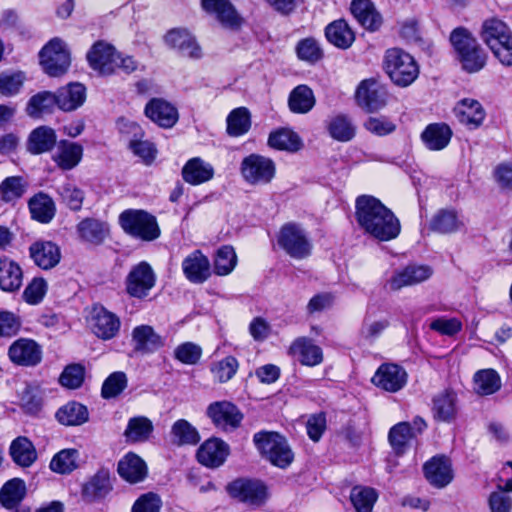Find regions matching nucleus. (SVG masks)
<instances>
[{
  "instance_id": "1",
  "label": "nucleus",
  "mask_w": 512,
  "mask_h": 512,
  "mask_svg": "<svg viewBox=\"0 0 512 512\" xmlns=\"http://www.w3.org/2000/svg\"><path fill=\"white\" fill-rule=\"evenodd\" d=\"M355 208L357 223L365 234L379 241H390L400 234L399 219L377 198L359 196Z\"/></svg>"
},
{
  "instance_id": "6",
  "label": "nucleus",
  "mask_w": 512,
  "mask_h": 512,
  "mask_svg": "<svg viewBox=\"0 0 512 512\" xmlns=\"http://www.w3.org/2000/svg\"><path fill=\"white\" fill-rule=\"evenodd\" d=\"M253 442L260 454L279 468L289 466L294 458L287 440L277 432L261 431L253 436Z\"/></svg>"
},
{
  "instance_id": "21",
  "label": "nucleus",
  "mask_w": 512,
  "mask_h": 512,
  "mask_svg": "<svg viewBox=\"0 0 512 512\" xmlns=\"http://www.w3.org/2000/svg\"><path fill=\"white\" fill-rule=\"evenodd\" d=\"M372 382L385 391L397 392L406 385L407 373L397 364H382L372 377Z\"/></svg>"
},
{
  "instance_id": "31",
  "label": "nucleus",
  "mask_w": 512,
  "mask_h": 512,
  "mask_svg": "<svg viewBox=\"0 0 512 512\" xmlns=\"http://www.w3.org/2000/svg\"><path fill=\"white\" fill-rule=\"evenodd\" d=\"M117 471L122 479L131 484L139 483L147 476L146 463L137 454L131 452L120 459Z\"/></svg>"
},
{
  "instance_id": "48",
  "label": "nucleus",
  "mask_w": 512,
  "mask_h": 512,
  "mask_svg": "<svg viewBox=\"0 0 512 512\" xmlns=\"http://www.w3.org/2000/svg\"><path fill=\"white\" fill-rule=\"evenodd\" d=\"M57 93L39 92L28 101L26 112L30 117L39 118L44 113H51L58 106Z\"/></svg>"
},
{
  "instance_id": "18",
  "label": "nucleus",
  "mask_w": 512,
  "mask_h": 512,
  "mask_svg": "<svg viewBox=\"0 0 512 512\" xmlns=\"http://www.w3.org/2000/svg\"><path fill=\"white\" fill-rule=\"evenodd\" d=\"M164 40L170 48L184 57L199 59L202 56L201 47L195 37L186 29H171L166 33Z\"/></svg>"
},
{
  "instance_id": "10",
  "label": "nucleus",
  "mask_w": 512,
  "mask_h": 512,
  "mask_svg": "<svg viewBox=\"0 0 512 512\" xmlns=\"http://www.w3.org/2000/svg\"><path fill=\"white\" fill-rule=\"evenodd\" d=\"M231 497L252 506L259 507L268 499V490L259 480L237 479L227 486Z\"/></svg>"
},
{
  "instance_id": "33",
  "label": "nucleus",
  "mask_w": 512,
  "mask_h": 512,
  "mask_svg": "<svg viewBox=\"0 0 512 512\" xmlns=\"http://www.w3.org/2000/svg\"><path fill=\"white\" fill-rule=\"evenodd\" d=\"M31 218L39 223H50L56 214V204L51 196L38 192L28 200Z\"/></svg>"
},
{
  "instance_id": "50",
  "label": "nucleus",
  "mask_w": 512,
  "mask_h": 512,
  "mask_svg": "<svg viewBox=\"0 0 512 512\" xmlns=\"http://www.w3.org/2000/svg\"><path fill=\"white\" fill-rule=\"evenodd\" d=\"M28 182L21 176L6 177L0 183V198L5 203H15L26 193Z\"/></svg>"
},
{
  "instance_id": "14",
  "label": "nucleus",
  "mask_w": 512,
  "mask_h": 512,
  "mask_svg": "<svg viewBox=\"0 0 512 512\" xmlns=\"http://www.w3.org/2000/svg\"><path fill=\"white\" fill-rule=\"evenodd\" d=\"M207 415L217 428L225 431L237 428L243 417L239 409L229 401L211 403Z\"/></svg>"
},
{
  "instance_id": "37",
  "label": "nucleus",
  "mask_w": 512,
  "mask_h": 512,
  "mask_svg": "<svg viewBox=\"0 0 512 512\" xmlns=\"http://www.w3.org/2000/svg\"><path fill=\"white\" fill-rule=\"evenodd\" d=\"M58 107L66 112L81 107L86 100V87L79 82H71L57 91Z\"/></svg>"
},
{
  "instance_id": "5",
  "label": "nucleus",
  "mask_w": 512,
  "mask_h": 512,
  "mask_svg": "<svg viewBox=\"0 0 512 512\" xmlns=\"http://www.w3.org/2000/svg\"><path fill=\"white\" fill-rule=\"evenodd\" d=\"M119 224L126 234L146 242L156 240L161 234L156 217L144 210H124L119 215Z\"/></svg>"
},
{
  "instance_id": "30",
  "label": "nucleus",
  "mask_w": 512,
  "mask_h": 512,
  "mask_svg": "<svg viewBox=\"0 0 512 512\" xmlns=\"http://www.w3.org/2000/svg\"><path fill=\"white\" fill-rule=\"evenodd\" d=\"M203 9L216 17L225 27L236 28L241 18L229 0H201Z\"/></svg>"
},
{
  "instance_id": "42",
  "label": "nucleus",
  "mask_w": 512,
  "mask_h": 512,
  "mask_svg": "<svg viewBox=\"0 0 512 512\" xmlns=\"http://www.w3.org/2000/svg\"><path fill=\"white\" fill-rule=\"evenodd\" d=\"M268 145L276 150L297 152L302 148L303 143L297 133L288 128H281L269 134Z\"/></svg>"
},
{
  "instance_id": "64",
  "label": "nucleus",
  "mask_w": 512,
  "mask_h": 512,
  "mask_svg": "<svg viewBox=\"0 0 512 512\" xmlns=\"http://www.w3.org/2000/svg\"><path fill=\"white\" fill-rule=\"evenodd\" d=\"M127 386V378L123 372H114L104 381L101 389L102 397L105 399L119 395Z\"/></svg>"
},
{
  "instance_id": "47",
  "label": "nucleus",
  "mask_w": 512,
  "mask_h": 512,
  "mask_svg": "<svg viewBox=\"0 0 512 512\" xmlns=\"http://www.w3.org/2000/svg\"><path fill=\"white\" fill-rule=\"evenodd\" d=\"M131 127L135 130V133L133 138L129 141V149L145 164H151L157 154L155 145L151 141L143 139L144 133L139 126L133 124Z\"/></svg>"
},
{
  "instance_id": "39",
  "label": "nucleus",
  "mask_w": 512,
  "mask_h": 512,
  "mask_svg": "<svg viewBox=\"0 0 512 512\" xmlns=\"http://www.w3.org/2000/svg\"><path fill=\"white\" fill-rule=\"evenodd\" d=\"M421 137L429 150L439 151L449 144L452 137V130L447 124L434 123L426 127Z\"/></svg>"
},
{
  "instance_id": "41",
  "label": "nucleus",
  "mask_w": 512,
  "mask_h": 512,
  "mask_svg": "<svg viewBox=\"0 0 512 512\" xmlns=\"http://www.w3.org/2000/svg\"><path fill=\"white\" fill-rule=\"evenodd\" d=\"M13 461L23 467H30L37 459V453L32 442L26 437H17L9 449Z\"/></svg>"
},
{
  "instance_id": "61",
  "label": "nucleus",
  "mask_w": 512,
  "mask_h": 512,
  "mask_svg": "<svg viewBox=\"0 0 512 512\" xmlns=\"http://www.w3.org/2000/svg\"><path fill=\"white\" fill-rule=\"evenodd\" d=\"M239 367L237 359L233 356H227L224 359L213 364L211 372L215 379L220 383H225L232 379Z\"/></svg>"
},
{
  "instance_id": "17",
  "label": "nucleus",
  "mask_w": 512,
  "mask_h": 512,
  "mask_svg": "<svg viewBox=\"0 0 512 512\" xmlns=\"http://www.w3.org/2000/svg\"><path fill=\"white\" fill-rule=\"evenodd\" d=\"M356 99L359 106L368 112H375L386 105L387 92L376 81L364 80L357 88Z\"/></svg>"
},
{
  "instance_id": "2",
  "label": "nucleus",
  "mask_w": 512,
  "mask_h": 512,
  "mask_svg": "<svg viewBox=\"0 0 512 512\" xmlns=\"http://www.w3.org/2000/svg\"><path fill=\"white\" fill-rule=\"evenodd\" d=\"M450 41L463 70L475 73L485 66V52L466 29H455L450 35Z\"/></svg>"
},
{
  "instance_id": "12",
  "label": "nucleus",
  "mask_w": 512,
  "mask_h": 512,
  "mask_svg": "<svg viewBox=\"0 0 512 512\" xmlns=\"http://www.w3.org/2000/svg\"><path fill=\"white\" fill-rule=\"evenodd\" d=\"M156 275L145 261L134 265L125 279L126 292L134 298L146 297L155 286Z\"/></svg>"
},
{
  "instance_id": "58",
  "label": "nucleus",
  "mask_w": 512,
  "mask_h": 512,
  "mask_svg": "<svg viewBox=\"0 0 512 512\" xmlns=\"http://www.w3.org/2000/svg\"><path fill=\"white\" fill-rule=\"evenodd\" d=\"M297 57L310 64H314L323 58V50L318 40L308 37L300 40L296 46Z\"/></svg>"
},
{
  "instance_id": "20",
  "label": "nucleus",
  "mask_w": 512,
  "mask_h": 512,
  "mask_svg": "<svg viewBox=\"0 0 512 512\" xmlns=\"http://www.w3.org/2000/svg\"><path fill=\"white\" fill-rule=\"evenodd\" d=\"M145 116L162 128L173 127L179 118L174 105L163 98H152L145 105Z\"/></svg>"
},
{
  "instance_id": "60",
  "label": "nucleus",
  "mask_w": 512,
  "mask_h": 512,
  "mask_svg": "<svg viewBox=\"0 0 512 512\" xmlns=\"http://www.w3.org/2000/svg\"><path fill=\"white\" fill-rule=\"evenodd\" d=\"M350 499L357 512H371L377 493L372 488L355 487L351 491Z\"/></svg>"
},
{
  "instance_id": "29",
  "label": "nucleus",
  "mask_w": 512,
  "mask_h": 512,
  "mask_svg": "<svg viewBox=\"0 0 512 512\" xmlns=\"http://www.w3.org/2000/svg\"><path fill=\"white\" fill-rule=\"evenodd\" d=\"M83 146L76 142L60 140L52 159L56 165L65 171L72 170L82 160Z\"/></svg>"
},
{
  "instance_id": "25",
  "label": "nucleus",
  "mask_w": 512,
  "mask_h": 512,
  "mask_svg": "<svg viewBox=\"0 0 512 512\" xmlns=\"http://www.w3.org/2000/svg\"><path fill=\"white\" fill-rule=\"evenodd\" d=\"M29 254L34 264L43 270L54 268L61 259L58 245L51 241H36L29 247Z\"/></svg>"
},
{
  "instance_id": "32",
  "label": "nucleus",
  "mask_w": 512,
  "mask_h": 512,
  "mask_svg": "<svg viewBox=\"0 0 512 512\" xmlns=\"http://www.w3.org/2000/svg\"><path fill=\"white\" fill-rule=\"evenodd\" d=\"M23 283L20 265L7 256H0V289L4 292L18 291Z\"/></svg>"
},
{
  "instance_id": "54",
  "label": "nucleus",
  "mask_w": 512,
  "mask_h": 512,
  "mask_svg": "<svg viewBox=\"0 0 512 512\" xmlns=\"http://www.w3.org/2000/svg\"><path fill=\"white\" fill-rule=\"evenodd\" d=\"M328 131L330 136L340 142L350 141L356 133L355 125L346 115H336L329 121Z\"/></svg>"
},
{
  "instance_id": "26",
  "label": "nucleus",
  "mask_w": 512,
  "mask_h": 512,
  "mask_svg": "<svg viewBox=\"0 0 512 512\" xmlns=\"http://www.w3.org/2000/svg\"><path fill=\"white\" fill-rule=\"evenodd\" d=\"M229 454V446L218 438L206 440L197 451L198 461L206 467L221 466Z\"/></svg>"
},
{
  "instance_id": "34",
  "label": "nucleus",
  "mask_w": 512,
  "mask_h": 512,
  "mask_svg": "<svg viewBox=\"0 0 512 512\" xmlns=\"http://www.w3.org/2000/svg\"><path fill=\"white\" fill-rule=\"evenodd\" d=\"M464 223L455 209L438 210L430 220L429 228L438 234H453L458 232Z\"/></svg>"
},
{
  "instance_id": "51",
  "label": "nucleus",
  "mask_w": 512,
  "mask_h": 512,
  "mask_svg": "<svg viewBox=\"0 0 512 512\" xmlns=\"http://www.w3.org/2000/svg\"><path fill=\"white\" fill-rule=\"evenodd\" d=\"M473 380L474 390L479 395H491L501 388V378L494 369L479 370Z\"/></svg>"
},
{
  "instance_id": "59",
  "label": "nucleus",
  "mask_w": 512,
  "mask_h": 512,
  "mask_svg": "<svg viewBox=\"0 0 512 512\" xmlns=\"http://www.w3.org/2000/svg\"><path fill=\"white\" fill-rule=\"evenodd\" d=\"M57 192L62 203L73 211H79L82 208L85 193L82 189L73 183H64L58 187Z\"/></svg>"
},
{
  "instance_id": "9",
  "label": "nucleus",
  "mask_w": 512,
  "mask_h": 512,
  "mask_svg": "<svg viewBox=\"0 0 512 512\" xmlns=\"http://www.w3.org/2000/svg\"><path fill=\"white\" fill-rule=\"evenodd\" d=\"M39 56L44 71L52 77L64 74L70 65V54L59 38L50 40L41 49Z\"/></svg>"
},
{
  "instance_id": "43",
  "label": "nucleus",
  "mask_w": 512,
  "mask_h": 512,
  "mask_svg": "<svg viewBox=\"0 0 512 512\" xmlns=\"http://www.w3.org/2000/svg\"><path fill=\"white\" fill-rule=\"evenodd\" d=\"M327 40L334 46L347 49L355 40V36L347 22L343 19L330 23L325 29Z\"/></svg>"
},
{
  "instance_id": "49",
  "label": "nucleus",
  "mask_w": 512,
  "mask_h": 512,
  "mask_svg": "<svg viewBox=\"0 0 512 512\" xmlns=\"http://www.w3.org/2000/svg\"><path fill=\"white\" fill-rule=\"evenodd\" d=\"M288 105L290 110L294 113H308L315 105V97L312 89L306 85L295 87L289 95Z\"/></svg>"
},
{
  "instance_id": "11",
  "label": "nucleus",
  "mask_w": 512,
  "mask_h": 512,
  "mask_svg": "<svg viewBox=\"0 0 512 512\" xmlns=\"http://www.w3.org/2000/svg\"><path fill=\"white\" fill-rule=\"evenodd\" d=\"M89 66L101 75L113 74L118 65V52L110 43L99 40L86 54Z\"/></svg>"
},
{
  "instance_id": "56",
  "label": "nucleus",
  "mask_w": 512,
  "mask_h": 512,
  "mask_svg": "<svg viewBox=\"0 0 512 512\" xmlns=\"http://www.w3.org/2000/svg\"><path fill=\"white\" fill-rule=\"evenodd\" d=\"M132 336L137 350L153 351L162 346L161 337L151 326L142 325L134 328Z\"/></svg>"
},
{
  "instance_id": "36",
  "label": "nucleus",
  "mask_w": 512,
  "mask_h": 512,
  "mask_svg": "<svg viewBox=\"0 0 512 512\" xmlns=\"http://www.w3.org/2000/svg\"><path fill=\"white\" fill-rule=\"evenodd\" d=\"M57 145V135L54 129L49 126H39L31 131L27 150L34 154H42L51 151Z\"/></svg>"
},
{
  "instance_id": "40",
  "label": "nucleus",
  "mask_w": 512,
  "mask_h": 512,
  "mask_svg": "<svg viewBox=\"0 0 512 512\" xmlns=\"http://www.w3.org/2000/svg\"><path fill=\"white\" fill-rule=\"evenodd\" d=\"M251 126V113L246 107L234 108L227 115L226 132L230 137H241L247 134Z\"/></svg>"
},
{
  "instance_id": "28",
  "label": "nucleus",
  "mask_w": 512,
  "mask_h": 512,
  "mask_svg": "<svg viewBox=\"0 0 512 512\" xmlns=\"http://www.w3.org/2000/svg\"><path fill=\"white\" fill-rule=\"evenodd\" d=\"M457 395L454 391L446 389L433 398L432 414L439 422L450 423L456 419L458 413Z\"/></svg>"
},
{
  "instance_id": "62",
  "label": "nucleus",
  "mask_w": 512,
  "mask_h": 512,
  "mask_svg": "<svg viewBox=\"0 0 512 512\" xmlns=\"http://www.w3.org/2000/svg\"><path fill=\"white\" fill-rule=\"evenodd\" d=\"M412 437H415V434L412 432L411 424L407 422L396 424L389 432L390 444L397 451H401Z\"/></svg>"
},
{
  "instance_id": "4",
  "label": "nucleus",
  "mask_w": 512,
  "mask_h": 512,
  "mask_svg": "<svg viewBox=\"0 0 512 512\" xmlns=\"http://www.w3.org/2000/svg\"><path fill=\"white\" fill-rule=\"evenodd\" d=\"M383 65L391 81L399 87L411 85L419 75V66L414 57L399 48L386 51Z\"/></svg>"
},
{
  "instance_id": "8",
  "label": "nucleus",
  "mask_w": 512,
  "mask_h": 512,
  "mask_svg": "<svg viewBox=\"0 0 512 512\" xmlns=\"http://www.w3.org/2000/svg\"><path fill=\"white\" fill-rule=\"evenodd\" d=\"M278 245L292 258L304 259L311 254L312 243L307 232L296 223H286L278 234Z\"/></svg>"
},
{
  "instance_id": "19",
  "label": "nucleus",
  "mask_w": 512,
  "mask_h": 512,
  "mask_svg": "<svg viewBox=\"0 0 512 512\" xmlns=\"http://www.w3.org/2000/svg\"><path fill=\"white\" fill-rule=\"evenodd\" d=\"M181 266L186 279L193 284H202L211 276L210 261L200 250L188 254Z\"/></svg>"
},
{
  "instance_id": "53",
  "label": "nucleus",
  "mask_w": 512,
  "mask_h": 512,
  "mask_svg": "<svg viewBox=\"0 0 512 512\" xmlns=\"http://www.w3.org/2000/svg\"><path fill=\"white\" fill-rule=\"evenodd\" d=\"M171 441L178 446L194 445L199 442L198 431L187 420L179 419L171 427Z\"/></svg>"
},
{
  "instance_id": "24",
  "label": "nucleus",
  "mask_w": 512,
  "mask_h": 512,
  "mask_svg": "<svg viewBox=\"0 0 512 512\" xmlns=\"http://www.w3.org/2000/svg\"><path fill=\"white\" fill-rule=\"evenodd\" d=\"M454 113L458 121L469 129L480 127L486 117L482 104L473 98L460 100L454 108Z\"/></svg>"
},
{
  "instance_id": "3",
  "label": "nucleus",
  "mask_w": 512,
  "mask_h": 512,
  "mask_svg": "<svg viewBox=\"0 0 512 512\" xmlns=\"http://www.w3.org/2000/svg\"><path fill=\"white\" fill-rule=\"evenodd\" d=\"M481 36L503 65H512V32L505 22L498 18L487 19L482 25Z\"/></svg>"
},
{
  "instance_id": "44",
  "label": "nucleus",
  "mask_w": 512,
  "mask_h": 512,
  "mask_svg": "<svg viewBox=\"0 0 512 512\" xmlns=\"http://www.w3.org/2000/svg\"><path fill=\"white\" fill-rule=\"evenodd\" d=\"M56 418L63 425L80 426L88 421L89 412L83 404L71 401L58 409Z\"/></svg>"
},
{
  "instance_id": "23",
  "label": "nucleus",
  "mask_w": 512,
  "mask_h": 512,
  "mask_svg": "<svg viewBox=\"0 0 512 512\" xmlns=\"http://www.w3.org/2000/svg\"><path fill=\"white\" fill-rule=\"evenodd\" d=\"M424 474L428 482L437 488L447 486L454 476L451 461L445 456H435L426 462Z\"/></svg>"
},
{
  "instance_id": "22",
  "label": "nucleus",
  "mask_w": 512,
  "mask_h": 512,
  "mask_svg": "<svg viewBox=\"0 0 512 512\" xmlns=\"http://www.w3.org/2000/svg\"><path fill=\"white\" fill-rule=\"evenodd\" d=\"M289 354L304 366L314 367L323 361L321 347L308 337L296 338L289 347Z\"/></svg>"
},
{
  "instance_id": "7",
  "label": "nucleus",
  "mask_w": 512,
  "mask_h": 512,
  "mask_svg": "<svg viewBox=\"0 0 512 512\" xmlns=\"http://www.w3.org/2000/svg\"><path fill=\"white\" fill-rule=\"evenodd\" d=\"M240 173L244 181L250 185H267L276 175V164L267 156L252 153L242 159Z\"/></svg>"
},
{
  "instance_id": "35",
  "label": "nucleus",
  "mask_w": 512,
  "mask_h": 512,
  "mask_svg": "<svg viewBox=\"0 0 512 512\" xmlns=\"http://www.w3.org/2000/svg\"><path fill=\"white\" fill-rule=\"evenodd\" d=\"M351 13L364 28L376 31L382 24V17L370 0H353Z\"/></svg>"
},
{
  "instance_id": "57",
  "label": "nucleus",
  "mask_w": 512,
  "mask_h": 512,
  "mask_svg": "<svg viewBox=\"0 0 512 512\" xmlns=\"http://www.w3.org/2000/svg\"><path fill=\"white\" fill-rule=\"evenodd\" d=\"M237 264V256L232 246L220 247L214 259V271L219 276L230 274Z\"/></svg>"
},
{
  "instance_id": "46",
  "label": "nucleus",
  "mask_w": 512,
  "mask_h": 512,
  "mask_svg": "<svg viewBox=\"0 0 512 512\" xmlns=\"http://www.w3.org/2000/svg\"><path fill=\"white\" fill-rule=\"evenodd\" d=\"M25 495V482L19 478H13L0 489V503L6 509H13L21 503Z\"/></svg>"
},
{
  "instance_id": "16",
  "label": "nucleus",
  "mask_w": 512,
  "mask_h": 512,
  "mask_svg": "<svg viewBox=\"0 0 512 512\" xmlns=\"http://www.w3.org/2000/svg\"><path fill=\"white\" fill-rule=\"evenodd\" d=\"M10 360L20 366L33 367L42 360L41 346L32 339L20 338L9 347Z\"/></svg>"
},
{
  "instance_id": "55",
  "label": "nucleus",
  "mask_w": 512,
  "mask_h": 512,
  "mask_svg": "<svg viewBox=\"0 0 512 512\" xmlns=\"http://www.w3.org/2000/svg\"><path fill=\"white\" fill-rule=\"evenodd\" d=\"M77 231L83 241L99 244L107 233L104 223L93 218H86L77 225Z\"/></svg>"
},
{
  "instance_id": "13",
  "label": "nucleus",
  "mask_w": 512,
  "mask_h": 512,
  "mask_svg": "<svg viewBox=\"0 0 512 512\" xmlns=\"http://www.w3.org/2000/svg\"><path fill=\"white\" fill-rule=\"evenodd\" d=\"M113 490L110 471L100 468L81 487V497L87 503L102 502Z\"/></svg>"
},
{
  "instance_id": "15",
  "label": "nucleus",
  "mask_w": 512,
  "mask_h": 512,
  "mask_svg": "<svg viewBox=\"0 0 512 512\" xmlns=\"http://www.w3.org/2000/svg\"><path fill=\"white\" fill-rule=\"evenodd\" d=\"M119 317L101 305H95L91 312V328L94 334L103 339L114 338L120 330Z\"/></svg>"
},
{
  "instance_id": "63",
  "label": "nucleus",
  "mask_w": 512,
  "mask_h": 512,
  "mask_svg": "<svg viewBox=\"0 0 512 512\" xmlns=\"http://www.w3.org/2000/svg\"><path fill=\"white\" fill-rule=\"evenodd\" d=\"M25 76L22 72L0 74V94L6 97L16 95L23 86Z\"/></svg>"
},
{
  "instance_id": "38",
  "label": "nucleus",
  "mask_w": 512,
  "mask_h": 512,
  "mask_svg": "<svg viewBox=\"0 0 512 512\" xmlns=\"http://www.w3.org/2000/svg\"><path fill=\"white\" fill-rule=\"evenodd\" d=\"M214 176L213 166L199 157L186 162L182 168V177L191 185H200L211 180Z\"/></svg>"
},
{
  "instance_id": "27",
  "label": "nucleus",
  "mask_w": 512,
  "mask_h": 512,
  "mask_svg": "<svg viewBox=\"0 0 512 512\" xmlns=\"http://www.w3.org/2000/svg\"><path fill=\"white\" fill-rule=\"evenodd\" d=\"M432 273V269L427 265H408L404 269L395 272L389 280V286L392 290H400L403 287L426 281Z\"/></svg>"
},
{
  "instance_id": "52",
  "label": "nucleus",
  "mask_w": 512,
  "mask_h": 512,
  "mask_svg": "<svg viewBox=\"0 0 512 512\" xmlns=\"http://www.w3.org/2000/svg\"><path fill=\"white\" fill-rule=\"evenodd\" d=\"M79 451L74 448L63 449L50 461V469L58 474H70L78 467Z\"/></svg>"
},
{
  "instance_id": "45",
  "label": "nucleus",
  "mask_w": 512,
  "mask_h": 512,
  "mask_svg": "<svg viewBox=\"0 0 512 512\" xmlns=\"http://www.w3.org/2000/svg\"><path fill=\"white\" fill-rule=\"evenodd\" d=\"M154 426L152 421L145 416H136L128 420L124 436L127 441L132 443H141L147 441Z\"/></svg>"
}]
</instances>
